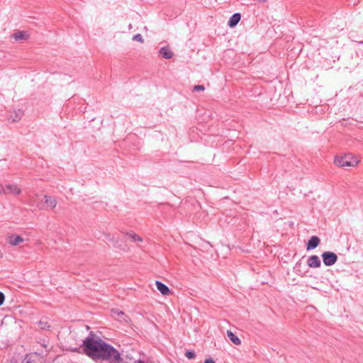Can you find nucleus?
Segmentation results:
<instances>
[{"label": "nucleus", "mask_w": 363, "mask_h": 363, "mask_svg": "<svg viewBox=\"0 0 363 363\" xmlns=\"http://www.w3.org/2000/svg\"><path fill=\"white\" fill-rule=\"evenodd\" d=\"M85 353L93 359H101L110 362L111 359L118 357V352L111 345L101 340L91 332L84 340Z\"/></svg>", "instance_id": "f257e3e1"}, {"label": "nucleus", "mask_w": 363, "mask_h": 363, "mask_svg": "<svg viewBox=\"0 0 363 363\" xmlns=\"http://www.w3.org/2000/svg\"><path fill=\"white\" fill-rule=\"evenodd\" d=\"M359 162V160L351 154H347L341 157H336L334 160L335 164L341 167H355L357 165Z\"/></svg>", "instance_id": "f03ea898"}, {"label": "nucleus", "mask_w": 363, "mask_h": 363, "mask_svg": "<svg viewBox=\"0 0 363 363\" xmlns=\"http://www.w3.org/2000/svg\"><path fill=\"white\" fill-rule=\"evenodd\" d=\"M321 257L324 264L328 267L333 265L337 260V255L330 251L323 252Z\"/></svg>", "instance_id": "7ed1b4c3"}, {"label": "nucleus", "mask_w": 363, "mask_h": 363, "mask_svg": "<svg viewBox=\"0 0 363 363\" xmlns=\"http://www.w3.org/2000/svg\"><path fill=\"white\" fill-rule=\"evenodd\" d=\"M21 193V189L16 184H7L4 187L3 186V191L1 194L19 195Z\"/></svg>", "instance_id": "20e7f679"}, {"label": "nucleus", "mask_w": 363, "mask_h": 363, "mask_svg": "<svg viewBox=\"0 0 363 363\" xmlns=\"http://www.w3.org/2000/svg\"><path fill=\"white\" fill-rule=\"evenodd\" d=\"M307 264L311 268H318L320 266L321 262L318 256L311 255L308 257Z\"/></svg>", "instance_id": "39448f33"}, {"label": "nucleus", "mask_w": 363, "mask_h": 363, "mask_svg": "<svg viewBox=\"0 0 363 363\" xmlns=\"http://www.w3.org/2000/svg\"><path fill=\"white\" fill-rule=\"evenodd\" d=\"M320 239L317 236H312L308 241L306 249L307 250H311L316 248L320 244Z\"/></svg>", "instance_id": "423d86ee"}, {"label": "nucleus", "mask_w": 363, "mask_h": 363, "mask_svg": "<svg viewBox=\"0 0 363 363\" xmlns=\"http://www.w3.org/2000/svg\"><path fill=\"white\" fill-rule=\"evenodd\" d=\"M159 54L164 59H171L174 54L168 46H164L160 48Z\"/></svg>", "instance_id": "0eeeda50"}, {"label": "nucleus", "mask_w": 363, "mask_h": 363, "mask_svg": "<svg viewBox=\"0 0 363 363\" xmlns=\"http://www.w3.org/2000/svg\"><path fill=\"white\" fill-rule=\"evenodd\" d=\"M155 284L157 290L164 296H168L170 294L171 291L163 283L156 281Z\"/></svg>", "instance_id": "6e6552de"}, {"label": "nucleus", "mask_w": 363, "mask_h": 363, "mask_svg": "<svg viewBox=\"0 0 363 363\" xmlns=\"http://www.w3.org/2000/svg\"><path fill=\"white\" fill-rule=\"evenodd\" d=\"M44 199H45V203L47 205L48 208L53 209L56 207L57 200L55 198H52L48 195H45Z\"/></svg>", "instance_id": "1a4fd4ad"}, {"label": "nucleus", "mask_w": 363, "mask_h": 363, "mask_svg": "<svg viewBox=\"0 0 363 363\" xmlns=\"http://www.w3.org/2000/svg\"><path fill=\"white\" fill-rule=\"evenodd\" d=\"M240 18H241V16H240V13H234L230 17V20L228 21V26L230 27L235 26L239 23V21H240Z\"/></svg>", "instance_id": "9d476101"}, {"label": "nucleus", "mask_w": 363, "mask_h": 363, "mask_svg": "<svg viewBox=\"0 0 363 363\" xmlns=\"http://www.w3.org/2000/svg\"><path fill=\"white\" fill-rule=\"evenodd\" d=\"M111 315L112 316H113L114 318H116L118 320L120 321H126L125 320V315L124 314V313L121 311H118V309H113L111 311Z\"/></svg>", "instance_id": "9b49d317"}, {"label": "nucleus", "mask_w": 363, "mask_h": 363, "mask_svg": "<svg viewBox=\"0 0 363 363\" xmlns=\"http://www.w3.org/2000/svg\"><path fill=\"white\" fill-rule=\"evenodd\" d=\"M227 335L230 341L235 345H240L241 344V340L232 331L228 330Z\"/></svg>", "instance_id": "f8f14e48"}, {"label": "nucleus", "mask_w": 363, "mask_h": 363, "mask_svg": "<svg viewBox=\"0 0 363 363\" xmlns=\"http://www.w3.org/2000/svg\"><path fill=\"white\" fill-rule=\"evenodd\" d=\"M23 242V238L20 235H12L10 237L9 243L13 246L18 245L19 243Z\"/></svg>", "instance_id": "ddd939ff"}, {"label": "nucleus", "mask_w": 363, "mask_h": 363, "mask_svg": "<svg viewBox=\"0 0 363 363\" xmlns=\"http://www.w3.org/2000/svg\"><path fill=\"white\" fill-rule=\"evenodd\" d=\"M13 114H14V116H13V115L11 116L12 121L18 122L21 119V118L23 115V112L21 110L18 109V110H16L13 111Z\"/></svg>", "instance_id": "4468645a"}, {"label": "nucleus", "mask_w": 363, "mask_h": 363, "mask_svg": "<svg viewBox=\"0 0 363 363\" xmlns=\"http://www.w3.org/2000/svg\"><path fill=\"white\" fill-rule=\"evenodd\" d=\"M13 38L16 40H26L28 38V35L26 32L18 31L13 35Z\"/></svg>", "instance_id": "2eb2a0df"}, {"label": "nucleus", "mask_w": 363, "mask_h": 363, "mask_svg": "<svg viewBox=\"0 0 363 363\" xmlns=\"http://www.w3.org/2000/svg\"><path fill=\"white\" fill-rule=\"evenodd\" d=\"M127 235L134 241L143 242V238L133 231L127 233Z\"/></svg>", "instance_id": "dca6fc26"}, {"label": "nucleus", "mask_w": 363, "mask_h": 363, "mask_svg": "<svg viewBox=\"0 0 363 363\" xmlns=\"http://www.w3.org/2000/svg\"><path fill=\"white\" fill-rule=\"evenodd\" d=\"M133 40L138 41L140 43H143L144 40L140 34H136L133 38Z\"/></svg>", "instance_id": "f3484780"}, {"label": "nucleus", "mask_w": 363, "mask_h": 363, "mask_svg": "<svg viewBox=\"0 0 363 363\" xmlns=\"http://www.w3.org/2000/svg\"><path fill=\"white\" fill-rule=\"evenodd\" d=\"M204 89L205 88L203 85H196L193 88V91H203Z\"/></svg>", "instance_id": "a211bd4d"}, {"label": "nucleus", "mask_w": 363, "mask_h": 363, "mask_svg": "<svg viewBox=\"0 0 363 363\" xmlns=\"http://www.w3.org/2000/svg\"><path fill=\"white\" fill-rule=\"evenodd\" d=\"M186 357L191 359L195 357V353L194 351H187L185 354Z\"/></svg>", "instance_id": "6ab92c4d"}, {"label": "nucleus", "mask_w": 363, "mask_h": 363, "mask_svg": "<svg viewBox=\"0 0 363 363\" xmlns=\"http://www.w3.org/2000/svg\"><path fill=\"white\" fill-rule=\"evenodd\" d=\"M4 294L0 291V306H1L4 301Z\"/></svg>", "instance_id": "aec40b11"}, {"label": "nucleus", "mask_w": 363, "mask_h": 363, "mask_svg": "<svg viewBox=\"0 0 363 363\" xmlns=\"http://www.w3.org/2000/svg\"><path fill=\"white\" fill-rule=\"evenodd\" d=\"M39 325H40V327L43 328V329H45L47 326V323H43L42 321H40L39 322Z\"/></svg>", "instance_id": "412c9836"}, {"label": "nucleus", "mask_w": 363, "mask_h": 363, "mask_svg": "<svg viewBox=\"0 0 363 363\" xmlns=\"http://www.w3.org/2000/svg\"><path fill=\"white\" fill-rule=\"evenodd\" d=\"M204 363H215L214 361L211 359H207L204 362Z\"/></svg>", "instance_id": "4be33fe9"}, {"label": "nucleus", "mask_w": 363, "mask_h": 363, "mask_svg": "<svg viewBox=\"0 0 363 363\" xmlns=\"http://www.w3.org/2000/svg\"><path fill=\"white\" fill-rule=\"evenodd\" d=\"M349 1H350V4H356L358 2V1H355V0H349Z\"/></svg>", "instance_id": "5701e85b"}, {"label": "nucleus", "mask_w": 363, "mask_h": 363, "mask_svg": "<svg viewBox=\"0 0 363 363\" xmlns=\"http://www.w3.org/2000/svg\"><path fill=\"white\" fill-rule=\"evenodd\" d=\"M3 191V186L1 184H0V194H1Z\"/></svg>", "instance_id": "b1692460"}, {"label": "nucleus", "mask_w": 363, "mask_h": 363, "mask_svg": "<svg viewBox=\"0 0 363 363\" xmlns=\"http://www.w3.org/2000/svg\"><path fill=\"white\" fill-rule=\"evenodd\" d=\"M3 257V252L0 250V258Z\"/></svg>", "instance_id": "393cba45"}, {"label": "nucleus", "mask_w": 363, "mask_h": 363, "mask_svg": "<svg viewBox=\"0 0 363 363\" xmlns=\"http://www.w3.org/2000/svg\"><path fill=\"white\" fill-rule=\"evenodd\" d=\"M359 44L363 45V41L359 42Z\"/></svg>", "instance_id": "a878e982"}]
</instances>
